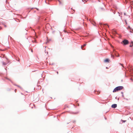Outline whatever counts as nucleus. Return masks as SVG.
<instances>
[{"label": "nucleus", "instance_id": "nucleus-1", "mask_svg": "<svg viewBox=\"0 0 133 133\" xmlns=\"http://www.w3.org/2000/svg\"><path fill=\"white\" fill-rule=\"evenodd\" d=\"M123 87L121 86L117 87L114 89L113 92H115L118 90H121L123 89Z\"/></svg>", "mask_w": 133, "mask_h": 133}, {"label": "nucleus", "instance_id": "nucleus-2", "mask_svg": "<svg viewBox=\"0 0 133 133\" xmlns=\"http://www.w3.org/2000/svg\"><path fill=\"white\" fill-rule=\"evenodd\" d=\"M121 44L123 45H126L128 44L129 43V41L127 39H124L121 42Z\"/></svg>", "mask_w": 133, "mask_h": 133}, {"label": "nucleus", "instance_id": "nucleus-3", "mask_svg": "<svg viewBox=\"0 0 133 133\" xmlns=\"http://www.w3.org/2000/svg\"><path fill=\"white\" fill-rule=\"evenodd\" d=\"M35 37L34 36V42L36 43V41L35 39L36 38H37V36L36 35V33L35 32Z\"/></svg>", "mask_w": 133, "mask_h": 133}, {"label": "nucleus", "instance_id": "nucleus-4", "mask_svg": "<svg viewBox=\"0 0 133 133\" xmlns=\"http://www.w3.org/2000/svg\"><path fill=\"white\" fill-rule=\"evenodd\" d=\"M117 107V105L116 104H112L111 106V107L113 108H115Z\"/></svg>", "mask_w": 133, "mask_h": 133}, {"label": "nucleus", "instance_id": "nucleus-5", "mask_svg": "<svg viewBox=\"0 0 133 133\" xmlns=\"http://www.w3.org/2000/svg\"><path fill=\"white\" fill-rule=\"evenodd\" d=\"M114 54L116 56V57H119V54H117V53H115V52H114Z\"/></svg>", "mask_w": 133, "mask_h": 133}, {"label": "nucleus", "instance_id": "nucleus-6", "mask_svg": "<svg viewBox=\"0 0 133 133\" xmlns=\"http://www.w3.org/2000/svg\"><path fill=\"white\" fill-rule=\"evenodd\" d=\"M86 45V44H84V45H83V46H81V48L82 49H83V50H85V49H83V47H84Z\"/></svg>", "mask_w": 133, "mask_h": 133}, {"label": "nucleus", "instance_id": "nucleus-7", "mask_svg": "<svg viewBox=\"0 0 133 133\" xmlns=\"http://www.w3.org/2000/svg\"><path fill=\"white\" fill-rule=\"evenodd\" d=\"M109 60L108 59H106L104 61L105 62H109Z\"/></svg>", "mask_w": 133, "mask_h": 133}, {"label": "nucleus", "instance_id": "nucleus-8", "mask_svg": "<svg viewBox=\"0 0 133 133\" xmlns=\"http://www.w3.org/2000/svg\"><path fill=\"white\" fill-rule=\"evenodd\" d=\"M132 46H133V42H132L131 44L130 45V47H131Z\"/></svg>", "mask_w": 133, "mask_h": 133}, {"label": "nucleus", "instance_id": "nucleus-9", "mask_svg": "<svg viewBox=\"0 0 133 133\" xmlns=\"http://www.w3.org/2000/svg\"><path fill=\"white\" fill-rule=\"evenodd\" d=\"M2 64H3V65H5L6 64V63L4 62H2Z\"/></svg>", "mask_w": 133, "mask_h": 133}, {"label": "nucleus", "instance_id": "nucleus-10", "mask_svg": "<svg viewBox=\"0 0 133 133\" xmlns=\"http://www.w3.org/2000/svg\"><path fill=\"white\" fill-rule=\"evenodd\" d=\"M2 24L6 28L7 27V26L6 25H5V24H3V23H2Z\"/></svg>", "mask_w": 133, "mask_h": 133}, {"label": "nucleus", "instance_id": "nucleus-11", "mask_svg": "<svg viewBox=\"0 0 133 133\" xmlns=\"http://www.w3.org/2000/svg\"><path fill=\"white\" fill-rule=\"evenodd\" d=\"M121 121L122 122L123 121V122H124V123L126 121L123 120H121Z\"/></svg>", "mask_w": 133, "mask_h": 133}, {"label": "nucleus", "instance_id": "nucleus-12", "mask_svg": "<svg viewBox=\"0 0 133 133\" xmlns=\"http://www.w3.org/2000/svg\"><path fill=\"white\" fill-rule=\"evenodd\" d=\"M6 78V79H8V80H9V81H11V80L10 79H9L7 78V77Z\"/></svg>", "mask_w": 133, "mask_h": 133}, {"label": "nucleus", "instance_id": "nucleus-13", "mask_svg": "<svg viewBox=\"0 0 133 133\" xmlns=\"http://www.w3.org/2000/svg\"><path fill=\"white\" fill-rule=\"evenodd\" d=\"M119 64L121 65L122 66V67H123V68H124V66H123V64H121V63H120Z\"/></svg>", "mask_w": 133, "mask_h": 133}, {"label": "nucleus", "instance_id": "nucleus-14", "mask_svg": "<svg viewBox=\"0 0 133 133\" xmlns=\"http://www.w3.org/2000/svg\"><path fill=\"white\" fill-rule=\"evenodd\" d=\"M58 1L59 2V3L60 4H61V2L60 1H59V0H58Z\"/></svg>", "mask_w": 133, "mask_h": 133}, {"label": "nucleus", "instance_id": "nucleus-15", "mask_svg": "<svg viewBox=\"0 0 133 133\" xmlns=\"http://www.w3.org/2000/svg\"><path fill=\"white\" fill-rule=\"evenodd\" d=\"M111 57H113V58H114V55H111Z\"/></svg>", "mask_w": 133, "mask_h": 133}, {"label": "nucleus", "instance_id": "nucleus-16", "mask_svg": "<svg viewBox=\"0 0 133 133\" xmlns=\"http://www.w3.org/2000/svg\"><path fill=\"white\" fill-rule=\"evenodd\" d=\"M85 1V0H82V1L83 2H84Z\"/></svg>", "mask_w": 133, "mask_h": 133}, {"label": "nucleus", "instance_id": "nucleus-17", "mask_svg": "<svg viewBox=\"0 0 133 133\" xmlns=\"http://www.w3.org/2000/svg\"><path fill=\"white\" fill-rule=\"evenodd\" d=\"M31 51L32 52H33V50H32V49H31Z\"/></svg>", "mask_w": 133, "mask_h": 133}, {"label": "nucleus", "instance_id": "nucleus-18", "mask_svg": "<svg viewBox=\"0 0 133 133\" xmlns=\"http://www.w3.org/2000/svg\"><path fill=\"white\" fill-rule=\"evenodd\" d=\"M130 80H131L132 81H133V80H132V78H131V79H130Z\"/></svg>", "mask_w": 133, "mask_h": 133}, {"label": "nucleus", "instance_id": "nucleus-19", "mask_svg": "<svg viewBox=\"0 0 133 133\" xmlns=\"http://www.w3.org/2000/svg\"><path fill=\"white\" fill-rule=\"evenodd\" d=\"M130 28V26H129L128 27V28Z\"/></svg>", "mask_w": 133, "mask_h": 133}, {"label": "nucleus", "instance_id": "nucleus-20", "mask_svg": "<svg viewBox=\"0 0 133 133\" xmlns=\"http://www.w3.org/2000/svg\"><path fill=\"white\" fill-rule=\"evenodd\" d=\"M2 29V28L1 27H0V30Z\"/></svg>", "mask_w": 133, "mask_h": 133}, {"label": "nucleus", "instance_id": "nucleus-21", "mask_svg": "<svg viewBox=\"0 0 133 133\" xmlns=\"http://www.w3.org/2000/svg\"><path fill=\"white\" fill-rule=\"evenodd\" d=\"M16 89L15 90V92H16Z\"/></svg>", "mask_w": 133, "mask_h": 133}, {"label": "nucleus", "instance_id": "nucleus-22", "mask_svg": "<svg viewBox=\"0 0 133 133\" xmlns=\"http://www.w3.org/2000/svg\"><path fill=\"white\" fill-rule=\"evenodd\" d=\"M106 68L107 69H108V68L107 67H106Z\"/></svg>", "mask_w": 133, "mask_h": 133}, {"label": "nucleus", "instance_id": "nucleus-23", "mask_svg": "<svg viewBox=\"0 0 133 133\" xmlns=\"http://www.w3.org/2000/svg\"><path fill=\"white\" fill-rule=\"evenodd\" d=\"M121 93H122V94H123V92H121Z\"/></svg>", "mask_w": 133, "mask_h": 133}, {"label": "nucleus", "instance_id": "nucleus-24", "mask_svg": "<svg viewBox=\"0 0 133 133\" xmlns=\"http://www.w3.org/2000/svg\"><path fill=\"white\" fill-rule=\"evenodd\" d=\"M107 25L108 27V26H108V25Z\"/></svg>", "mask_w": 133, "mask_h": 133}, {"label": "nucleus", "instance_id": "nucleus-25", "mask_svg": "<svg viewBox=\"0 0 133 133\" xmlns=\"http://www.w3.org/2000/svg\"><path fill=\"white\" fill-rule=\"evenodd\" d=\"M57 74H58V72H57Z\"/></svg>", "mask_w": 133, "mask_h": 133}, {"label": "nucleus", "instance_id": "nucleus-26", "mask_svg": "<svg viewBox=\"0 0 133 133\" xmlns=\"http://www.w3.org/2000/svg\"><path fill=\"white\" fill-rule=\"evenodd\" d=\"M130 32H132V31H130Z\"/></svg>", "mask_w": 133, "mask_h": 133}]
</instances>
